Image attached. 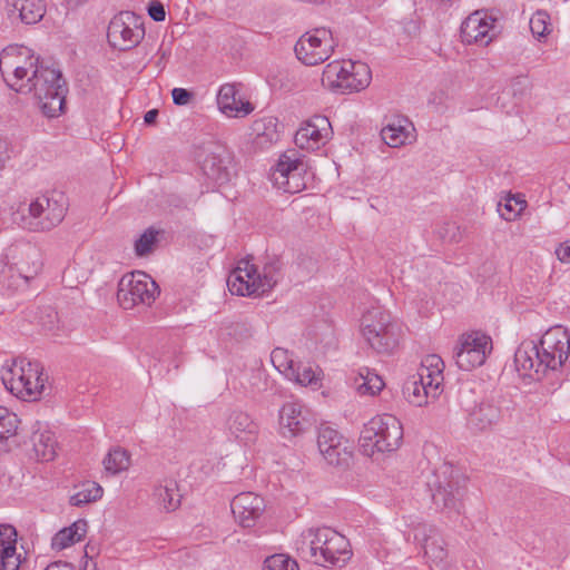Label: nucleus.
<instances>
[{
  "label": "nucleus",
  "instance_id": "obj_39",
  "mask_svg": "<svg viewBox=\"0 0 570 570\" xmlns=\"http://www.w3.org/2000/svg\"><path fill=\"white\" fill-rule=\"evenodd\" d=\"M66 208L57 200L49 199L48 206L45 205V212L37 226L41 230H49L57 226L65 217Z\"/></svg>",
  "mask_w": 570,
  "mask_h": 570
},
{
  "label": "nucleus",
  "instance_id": "obj_21",
  "mask_svg": "<svg viewBox=\"0 0 570 570\" xmlns=\"http://www.w3.org/2000/svg\"><path fill=\"white\" fill-rule=\"evenodd\" d=\"M230 164L232 158L229 154L218 148L217 151H212L206 155L202 161L200 168L203 174L210 181L222 186L230 179Z\"/></svg>",
  "mask_w": 570,
  "mask_h": 570
},
{
  "label": "nucleus",
  "instance_id": "obj_36",
  "mask_svg": "<svg viewBox=\"0 0 570 570\" xmlns=\"http://www.w3.org/2000/svg\"><path fill=\"white\" fill-rule=\"evenodd\" d=\"M19 422L17 414L0 406V451H8L6 441L17 434Z\"/></svg>",
  "mask_w": 570,
  "mask_h": 570
},
{
  "label": "nucleus",
  "instance_id": "obj_31",
  "mask_svg": "<svg viewBox=\"0 0 570 570\" xmlns=\"http://www.w3.org/2000/svg\"><path fill=\"white\" fill-rule=\"evenodd\" d=\"M226 425L236 438L242 435H254L257 432V424L243 411L230 412Z\"/></svg>",
  "mask_w": 570,
  "mask_h": 570
},
{
  "label": "nucleus",
  "instance_id": "obj_20",
  "mask_svg": "<svg viewBox=\"0 0 570 570\" xmlns=\"http://www.w3.org/2000/svg\"><path fill=\"white\" fill-rule=\"evenodd\" d=\"M8 18L24 24L38 23L46 13L43 0H6Z\"/></svg>",
  "mask_w": 570,
  "mask_h": 570
},
{
  "label": "nucleus",
  "instance_id": "obj_54",
  "mask_svg": "<svg viewBox=\"0 0 570 570\" xmlns=\"http://www.w3.org/2000/svg\"><path fill=\"white\" fill-rule=\"evenodd\" d=\"M10 158V144L7 139L0 138V170L4 168Z\"/></svg>",
  "mask_w": 570,
  "mask_h": 570
},
{
  "label": "nucleus",
  "instance_id": "obj_4",
  "mask_svg": "<svg viewBox=\"0 0 570 570\" xmlns=\"http://www.w3.org/2000/svg\"><path fill=\"white\" fill-rule=\"evenodd\" d=\"M436 509L448 514H461L466 492V478L452 464L444 463L426 481Z\"/></svg>",
  "mask_w": 570,
  "mask_h": 570
},
{
  "label": "nucleus",
  "instance_id": "obj_13",
  "mask_svg": "<svg viewBox=\"0 0 570 570\" xmlns=\"http://www.w3.org/2000/svg\"><path fill=\"white\" fill-rule=\"evenodd\" d=\"M306 171L304 163L291 150L281 155L275 168L271 173L274 186L284 193L296 194L306 187L303 174Z\"/></svg>",
  "mask_w": 570,
  "mask_h": 570
},
{
  "label": "nucleus",
  "instance_id": "obj_46",
  "mask_svg": "<svg viewBox=\"0 0 570 570\" xmlns=\"http://www.w3.org/2000/svg\"><path fill=\"white\" fill-rule=\"evenodd\" d=\"M550 17L546 11H537L532 14L529 21V27L532 35L537 38L544 37L549 33Z\"/></svg>",
  "mask_w": 570,
  "mask_h": 570
},
{
  "label": "nucleus",
  "instance_id": "obj_34",
  "mask_svg": "<svg viewBox=\"0 0 570 570\" xmlns=\"http://www.w3.org/2000/svg\"><path fill=\"white\" fill-rule=\"evenodd\" d=\"M104 494V489L94 481H86L78 487L69 502L73 507H82L83 504L99 500Z\"/></svg>",
  "mask_w": 570,
  "mask_h": 570
},
{
  "label": "nucleus",
  "instance_id": "obj_32",
  "mask_svg": "<svg viewBox=\"0 0 570 570\" xmlns=\"http://www.w3.org/2000/svg\"><path fill=\"white\" fill-rule=\"evenodd\" d=\"M287 372V377L296 382L302 386H316L321 381L322 371L316 367L314 368L311 364H304L296 362L294 367Z\"/></svg>",
  "mask_w": 570,
  "mask_h": 570
},
{
  "label": "nucleus",
  "instance_id": "obj_61",
  "mask_svg": "<svg viewBox=\"0 0 570 570\" xmlns=\"http://www.w3.org/2000/svg\"><path fill=\"white\" fill-rule=\"evenodd\" d=\"M444 6H450L453 0H439Z\"/></svg>",
  "mask_w": 570,
  "mask_h": 570
},
{
  "label": "nucleus",
  "instance_id": "obj_42",
  "mask_svg": "<svg viewBox=\"0 0 570 570\" xmlns=\"http://www.w3.org/2000/svg\"><path fill=\"white\" fill-rule=\"evenodd\" d=\"M159 232L153 227L146 229L139 238L135 242V253L137 256H146L154 250L157 243V236Z\"/></svg>",
  "mask_w": 570,
  "mask_h": 570
},
{
  "label": "nucleus",
  "instance_id": "obj_10",
  "mask_svg": "<svg viewBox=\"0 0 570 570\" xmlns=\"http://www.w3.org/2000/svg\"><path fill=\"white\" fill-rule=\"evenodd\" d=\"M337 42L332 31L315 28L302 35L295 43L296 58L306 66H316L326 61L334 52Z\"/></svg>",
  "mask_w": 570,
  "mask_h": 570
},
{
  "label": "nucleus",
  "instance_id": "obj_7",
  "mask_svg": "<svg viewBox=\"0 0 570 570\" xmlns=\"http://www.w3.org/2000/svg\"><path fill=\"white\" fill-rule=\"evenodd\" d=\"M361 328L366 342L377 353H391L399 345L400 325L382 307H372L364 313Z\"/></svg>",
  "mask_w": 570,
  "mask_h": 570
},
{
  "label": "nucleus",
  "instance_id": "obj_50",
  "mask_svg": "<svg viewBox=\"0 0 570 570\" xmlns=\"http://www.w3.org/2000/svg\"><path fill=\"white\" fill-rule=\"evenodd\" d=\"M11 544H17L16 528L10 524H0V553Z\"/></svg>",
  "mask_w": 570,
  "mask_h": 570
},
{
  "label": "nucleus",
  "instance_id": "obj_45",
  "mask_svg": "<svg viewBox=\"0 0 570 570\" xmlns=\"http://www.w3.org/2000/svg\"><path fill=\"white\" fill-rule=\"evenodd\" d=\"M264 570H298V564L289 556L276 553L265 559Z\"/></svg>",
  "mask_w": 570,
  "mask_h": 570
},
{
  "label": "nucleus",
  "instance_id": "obj_24",
  "mask_svg": "<svg viewBox=\"0 0 570 570\" xmlns=\"http://www.w3.org/2000/svg\"><path fill=\"white\" fill-rule=\"evenodd\" d=\"M492 27L485 13L474 11L461 24L460 35L462 41L487 46L490 42L488 35Z\"/></svg>",
  "mask_w": 570,
  "mask_h": 570
},
{
  "label": "nucleus",
  "instance_id": "obj_15",
  "mask_svg": "<svg viewBox=\"0 0 570 570\" xmlns=\"http://www.w3.org/2000/svg\"><path fill=\"white\" fill-rule=\"evenodd\" d=\"M333 134L331 122L325 116H314L295 135V144L301 149L315 150L324 146Z\"/></svg>",
  "mask_w": 570,
  "mask_h": 570
},
{
  "label": "nucleus",
  "instance_id": "obj_58",
  "mask_svg": "<svg viewBox=\"0 0 570 570\" xmlns=\"http://www.w3.org/2000/svg\"><path fill=\"white\" fill-rule=\"evenodd\" d=\"M158 117V110L157 109H150L148 110L144 116V121L146 125H154Z\"/></svg>",
  "mask_w": 570,
  "mask_h": 570
},
{
  "label": "nucleus",
  "instance_id": "obj_23",
  "mask_svg": "<svg viewBox=\"0 0 570 570\" xmlns=\"http://www.w3.org/2000/svg\"><path fill=\"white\" fill-rule=\"evenodd\" d=\"M443 370V360L436 354H430L422 360L415 375L428 386V391L432 394V400H435L442 392Z\"/></svg>",
  "mask_w": 570,
  "mask_h": 570
},
{
  "label": "nucleus",
  "instance_id": "obj_38",
  "mask_svg": "<svg viewBox=\"0 0 570 570\" xmlns=\"http://www.w3.org/2000/svg\"><path fill=\"white\" fill-rule=\"evenodd\" d=\"M155 494L167 511H174L180 504V494L176 481L170 480L165 485L157 487Z\"/></svg>",
  "mask_w": 570,
  "mask_h": 570
},
{
  "label": "nucleus",
  "instance_id": "obj_22",
  "mask_svg": "<svg viewBox=\"0 0 570 570\" xmlns=\"http://www.w3.org/2000/svg\"><path fill=\"white\" fill-rule=\"evenodd\" d=\"M245 266H237L227 278V286L233 295L239 296H261L256 281V267L244 263Z\"/></svg>",
  "mask_w": 570,
  "mask_h": 570
},
{
  "label": "nucleus",
  "instance_id": "obj_16",
  "mask_svg": "<svg viewBox=\"0 0 570 570\" xmlns=\"http://www.w3.org/2000/svg\"><path fill=\"white\" fill-rule=\"evenodd\" d=\"M314 423L309 410L299 402H286L279 410V424L285 436L299 435L309 430Z\"/></svg>",
  "mask_w": 570,
  "mask_h": 570
},
{
  "label": "nucleus",
  "instance_id": "obj_14",
  "mask_svg": "<svg viewBox=\"0 0 570 570\" xmlns=\"http://www.w3.org/2000/svg\"><path fill=\"white\" fill-rule=\"evenodd\" d=\"M491 351L492 340L489 335L481 332L462 335L454 354L455 363L459 368L471 371L483 365Z\"/></svg>",
  "mask_w": 570,
  "mask_h": 570
},
{
  "label": "nucleus",
  "instance_id": "obj_5",
  "mask_svg": "<svg viewBox=\"0 0 570 570\" xmlns=\"http://www.w3.org/2000/svg\"><path fill=\"white\" fill-rule=\"evenodd\" d=\"M372 72L367 63L352 60H334L323 70V87L341 94L361 91L367 88Z\"/></svg>",
  "mask_w": 570,
  "mask_h": 570
},
{
  "label": "nucleus",
  "instance_id": "obj_12",
  "mask_svg": "<svg viewBox=\"0 0 570 570\" xmlns=\"http://www.w3.org/2000/svg\"><path fill=\"white\" fill-rule=\"evenodd\" d=\"M317 448L328 465L345 470L352 463V443L331 426L318 429Z\"/></svg>",
  "mask_w": 570,
  "mask_h": 570
},
{
  "label": "nucleus",
  "instance_id": "obj_40",
  "mask_svg": "<svg viewBox=\"0 0 570 570\" xmlns=\"http://www.w3.org/2000/svg\"><path fill=\"white\" fill-rule=\"evenodd\" d=\"M23 255L28 259L26 263H21L19 267L20 274L24 279L33 278L42 267L39 250L36 247L27 246L23 250Z\"/></svg>",
  "mask_w": 570,
  "mask_h": 570
},
{
  "label": "nucleus",
  "instance_id": "obj_48",
  "mask_svg": "<svg viewBox=\"0 0 570 570\" xmlns=\"http://www.w3.org/2000/svg\"><path fill=\"white\" fill-rule=\"evenodd\" d=\"M271 360L274 366L279 371L284 372L287 376V372L291 371V367H294L295 361L288 357V352L284 348L276 347L273 350L271 354Z\"/></svg>",
  "mask_w": 570,
  "mask_h": 570
},
{
  "label": "nucleus",
  "instance_id": "obj_6",
  "mask_svg": "<svg viewBox=\"0 0 570 570\" xmlns=\"http://www.w3.org/2000/svg\"><path fill=\"white\" fill-rule=\"evenodd\" d=\"M403 439L401 422L392 414L371 419L361 431V448L366 454L392 452L399 449Z\"/></svg>",
  "mask_w": 570,
  "mask_h": 570
},
{
  "label": "nucleus",
  "instance_id": "obj_19",
  "mask_svg": "<svg viewBox=\"0 0 570 570\" xmlns=\"http://www.w3.org/2000/svg\"><path fill=\"white\" fill-rule=\"evenodd\" d=\"M219 110L228 117H246L254 110L248 100H243L235 83L222 85L217 94Z\"/></svg>",
  "mask_w": 570,
  "mask_h": 570
},
{
  "label": "nucleus",
  "instance_id": "obj_60",
  "mask_svg": "<svg viewBox=\"0 0 570 570\" xmlns=\"http://www.w3.org/2000/svg\"><path fill=\"white\" fill-rule=\"evenodd\" d=\"M82 570H96V563H89V561L87 560L82 567Z\"/></svg>",
  "mask_w": 570,
  "mask_h": 570
},
{
  "label": "nucleus",
  "instance_id": "obj_55",
  "mask_svg": "<svg viewBox=\"0 0 570 570\" xmlns=\"http://www.w3.org/2000/svg\"><path fill=\"white\" fill-rule=\"evenodd\" d=\"M556 254L561 262H570V240L560 244Z\"/></svg>",
  "mask_w": 570,
  "mask_h": 570
},
{
  "label": "nucleus",
  "instance_id": "obj_11",
  "mask_svg": "<svg viewBox=\"0 0 570 570\" xmlns=\"http://www.w3.org/2000/svg\"><path fill=\"white\" fill-rule=\"evenodd\" d=\"M144 37L145 29L134 12L121 11L108 24L107 39L114 49L130 50L137 47Z\"/></svg>",
  "mask_w": 570,
  "mask_h": 570
},
{
  "label": "nucleus",
  "instance_id": "obj_47",
  "mask_svg": "<svg viewBox=\"0 0 570 570\" xmlns=\"http://www.w3.org/2000/svg\"><path fill=\"white\" fill-rule=\"evenodd\" d=\"M21 557L17 553V544L7 546L0 553V570H19Z\"/></svg>",
  "mask_w": 570,
  "mask_h": 570
},
{
  "label": "nucleus",
  "instance_id": "obj_35",
  "mask_svg": "<svg viewBox=\"0 0 570 570\" xmlns=\"http://www.w3.org/2000/svg\"><path fill=\"white\" fill-rule=\"evenodd\" d=\"M32 442L38 460L49 462L56 458L57 442L50 432L35 433Z\"/></svg>",
  "mask_w": 570,
  "mask_h": 570
},
{
  "label": "nucleus",
  "instance_id": "obj_18",
  "mask_svg": "<svg viewBox=\"0 0 570 570\" xmlns=\"http://www.w3.org/2000/svg\"><path fill=\"white\" fill-rule=\"evenodd\" d=\"M27 367L20 370V379L13 380L12 385L16 390V395L20 397H37L45 389V379L42 377V367L38 362H31L28 360L26 363ZM12 381V377L8 379Z\"/></svg>",
  "mask_w": 570,
  "mask_h": 570
},
{
  "label": "nucleus",
  "instance_id": "obj_56",
  "mask_svg": "<svg viewBox=\"0 0 570 570\" xmlns=\"http://www.w3.org/2000/svg\"><path fill=\"white\" fill-rule=\"evenodd\" d=\"M45 570H80L76 568L72 563L56 561L46 567Z\"/></svg>",
  "mask_w": 570,
  "mask_h": 570
},
{
  "label": "nucleus",
  "instance_id": "obj_41",
  "mask_svg": "<svg viewBox=\"0 0 570 570\" xmlns=\"http://www.w3.org/2000/svg\"><path fill=\"white\" fill-rule=\"evenodd\" d=\"M525 200L511 196L505 198L503 204L499 203L498 212L504 220L512 222L520 216L521 212L525 208Z\"/></svg>",
  "mask_w": 570,
  "mask_h": 570
},
{
  "label": "nucleus",
  "instance_id": "obj_2",
  "mask_svg": "<svg viewBox=\"0 0 570 570\" xmlns=\"http://www.w3.org/2000/svg\"><path fill=\"white\" fill-rule=\"evenodd\" d=\"M31 92L42 114L48 118L59 117L63 112L68 85L60 69L41 62L38 68L33 69L26 82L18 88V94Z\"/></svg>",
  "mask_w": 570,
  "mask_h": 570
},
{
  "label": "nucleus",
  "instance_id": "obj_28",
  "mask_svg": "<svg viewBox=\"0 0 570 570\" xmlns=\"http://www.w3.org/2000/svg\"><path fill=\"white\" fill-rule=\"evenodd\" d=\"M282 266L281 259L273 257L264 264L262 272L256 271V281L261 295L269 292L277 284Z\"/></svg>",
  "mask_w": 570,
  "mask_h": 570
},
{
  "label": "nucleus",
  "instance_id": "obj_44",
  "mask_svg": "<svg viewBox=\"0 0 570 570\" xmlns=\"http://www.w3.org/2000/svg\"><path fill=\"white\" fill-rule=\"evenodd\" d=\"M28 362L24 357H19L12 362V364L8 367H3L1 372V380L4 384L6 389L10 391L12 394H16V390H13V381H9L10 376L12 380L20 379L19 371L24 370L27 367L26 363Z\"/></svg>",
  "mask_w": 570,
  "mask_h": 570
},
{
  "label": "nucleus",
  "instance_id": "obj_3",
  "mask_svg": "<svg viewBox=\"0 0 570 570\" xmlns=\"http://www.w3.org/2000/svg\"><path fill=\"white\" fill-rule=\"evenodd\" d=\"M298 550L308 561L322 567H343L353 556L348 540L326 527L308 529Z\"/></svg>",
  "mask_w": 570,
  "mask_h": 570
},
{
  "label": "nucleus",
  "instance_id": "obj_27",
  "mask_svg": "<svg viewBox=\"0 0 570 570\" xmlns=\"http://www.w3.org/2000/svg\"><path fill=\"white\" fill-rule=\"evenodd\" d=\"M87 529L88 523L86 520H78L70 527L61 529L52 538V548L62 550L80 541L85 537Z\"/></svg>",
  "mask_w": 570,
  "mask_h": 570
},
{
  "label": "nucleus",
  "instance_id": "obj_51",
  "mask_svg": "<svg viewBox=\"0 0 570 570\" xmlns=\"http://www.w3.org/2000/svg\"><path fill=\"white\" fill-rule=\"evenodd\" d=\"M149 17L156 21L161 22L166 19V11L164 4L158 0H153L147 7Z\"/></svg>",
  "mask_w": 570,
  "mask_h": 570
},
{
  "label": "nucleus",
  "instance_id": "obj_26",
  "mask_svg": "<svg viewBox=\"0 0 570 570\" xmlns=\"http://www.w3.org/2000/svg\"><path fill=\"white\" fill-rule=\"evenodd\" d=\"M501 419V409L492 401H483L469 414L468 424L474 431L491 429Z\"/></svg>",
  "mask_w": 570,
  "mask_h": 570
},
{
  "label": "nucleus",
  "instance_id": "obj_17",
  "mask_svg": "<svg viewBox=\"0 0 570 570\" xmlns=\"http://www.w3.org/2000/svg\"><path fill=\"white\" fill-rule=\"evenodd\" d=\"M265 508L264 499L254 492H242L230 502L234 518L244 528L254 527Z\"/></svg>",
  "mask_w": 570,
  "mask_h": 570
},
{
  "label": "nucleus",
  "instance_id": "obj_8",
  "mask_svg": "<svg viewBox=\"0 0 570 570\" xmlns=\"http://www.w3.org/2000/svg\"><path fill=\"white\" fill-rule=\"evenodd\" d=\"M41 62L32 49L22 45H10L0 52V72L8 87L16 92Z\"/></svg>",
  "mask_w": 570,
  "mask_h": 570
},
{
  "label": "nucleus",
  "instance_id": "obj_33",
  "mask_svg": "<svg viewBox=\"0 0 570 570\" xmlns=\"http://www.w3.org/2000/svg\"><path fill=\"white\" fill-rule=\"evenodd\" d=\"M130 463V453L120 446L110 449L102 461L106 472L111 475H116L128 470Z\"/></svg>",
  "mask_w": 570,
  "mask_h": 570
},
{
  "label": "nucleus",
  "instance_id": "obj_37",
  "mask_svg": "<svg viewBox=\"0 0 570 570\" xmlns=\"http://www.w3.org/2000/svg\"><path fill=\"white\" fill-rule=\"evenodd\" d=\"M358 375L362 382L357 384L356 390L361 395H375L384 387L382 377L368 367L361 368Z\"/></svg>",
  "mask_w": 570,
  "mask_h": 570
},
{
  "label": "nucleus",
  "instance_id": "obj_30",
  "mask_svg": "<svg viewBox=\"0 0 570 570\" xmlns=\"http://www.w3.org/2000/svg\"><path fill=\"white\" fill-rule=\"evenodd\" d=\"M403 122L407 124V119H397L396 121L389 122L382 128L381 138L387 146L399 148L406 142L410 132Z\"/></svg>",
  "mask_w": 570,
  "mask_h": 570
},
{
  "label": "nucleus",
  "instance_id": "obj_57",
  "mask_svg": "<svg viewBox=\"0 0 570 570\" xmlns=\"http://www.w3.org/2000/svg\"><path fill=\"white\" fill-rule=\"evenodd\" d=\"M513 95L517 94V89H520V94H523V89L527 88V79L524 77H517L512 80Z\"/></svg>",
  "mask_w": 570,
  "mask_h": 570
},
{
  "label": "nucleus",
  "instance_id": "obj_52",
  "mask_svg": "<svg viewBox=\"0 0 570 570\" xmlns=\"http://www.w3.org/2000/svg\"><path fill=\"white\" fill-rule=\"evenodd\" d=\"M193 92L185 88H174L171 90L173 101L177 106H186L193 99Z\"/></svg>",
  "mask_w": 570,
  "mask_h": 570
},
{
  "label": "nucleus",
  "instance_id": "obj_49",
  "mask_svg": "<svg viewBox=\"0 0 570 570\" xmlns=\"http://www.w3.org/2000/svg\"><path fill=\"white\" fill-rule=\"evenodd\" d=\"M226 334L237 341L249 337L250 328L242 322H230L225 325Z\"/></svg>",
  "mask_w": 570,
  "mask_h": 570
},
{
  "label": "nucleus",
  "instance_id": "obj_43",
  "mask_svg": "<svg viewBox=\"0 0 570 570\" xmlns=\"http://www.w3.org/2000/svg\"><path fill=\"white\" fill-rule=\"evenodd\" d=\"M277 125V118L266 117L255 121L254 130L256 131L258 137H265L266 140L272 142L278 139Z\"/></svg>",
  "mask_w": 570,
  "mask_h": 570
},
{
  "label": "nucleus",
  "instance_id": "obj_1",
  "mask_svg": "<svg viewBox=\"0 0 570 570\" xmlns=\"http://www.w3.org/2000/svg\"><path fill=\"white\" fill-rule=\"evenodd\" d=\"M569 353L568 332L554 327L547 331L538 344L532 341L521 343L514 353V363L521 375L540 381L549 371L561 367Z\"/></svg>",
  "mask_w": 570,
  "mask_h": 570
},
{
  "label": "nucleus",
  "instance_id": "obj_9",
  "mask_svg": "<svg viewBox=\"0 0 570 570\" xmlns=\"http://www.w3.org/2000/svg\"><path fill=\"white\" fill-rule=\"evenodd\" d=\"M159 294L158 284L145 272L126 274L118 283L117 299L125 309L138 304L150 306Z\"/></svg>",
  "mask_w": 570,
  "mask_h": 570
},
{
  "label": "nucleus",
  "instance_id": "obj_53",
  "mask_svg": "<svg viewBox=\"0 0 570 570\" xmlns=\"http://www.w3.org/2000/svg\"><path fill=\"white\" fill-rule=\"evenodd\" d=\"M49 198L46 196L38 197L36 200H33L29 205V213L33 218L41 219L43 212H45V205L48 206Z\"/></svg>",
  "mask_w": 570,
  "mask_h": 570
},
{
  "label": "nucleus",
  "instance_id": "obj_59",
  "mask_svg": "<svg viewBox=\"0 0 570 570\" xmlns=\"http://www.w3.org/2000/svg\"><path fill=\"white\" fill-rule=\"evenodd\" d=\"M66 1L70 7L76 8V7H79L83 3H86L88 0H66Z\"/></svg>",
  "mask_w": 570,
  "mask_h": 570
},
{
  "label": "nucleus",
  "instance_id": "obj_25",
  "mask_svg": "<svg viewBox=\"0 0 570 570\" xmlns=\"http://www.w3.org/2000/svg\"><path fill=\"white\" fill-rule=\"evenodd\" d=\"M414 540L422 542L425 556L435 564L446 559L445 542L435 528L426 524L419 525L414 532Z\"/></svg>",
  "mask_w": 570,
  "mask_h": 570
},
{
  "label": "nucleus",
  "instance_id": "obj_29",
  "mask_svg": "<svg viewBox=\"0 0 570 570\" xmlns=\"http://www.w3.org/2000/svg\"><path fill=\"white\" fill-rule=\"evenodd\" d=\"M404 397L409 403L415 406H422L432 400V394L428 391V386L415 375L407 379L402 389Z\"/></svg>",
  "mask_w": 570,
  "mask_h": 570
}]
</instances>
